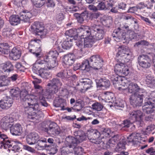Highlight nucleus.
Returning a JSON list of instances; mask_svg holds the SVG:
<instances>
[{
    "label": "nucleus",
    "mask_w": 155,
    "mask_h": 155,
    "mask_svg": "<svg viewBox=\"0 0 155 155\" xmlns=\"http://www.w3.org/2000/svg\"><path fill=\"white\" fill-rule=\"evenodd\" d=\"M19 94L25 111L28 114V118L30 121H34L38 120L43 116V114L41 112H38L37 114L35 111H30L29 112L28 111L31 110H40L42 109V106L47 107L48 104L44 100L43 96H39L40 101L38 103L34 95L28 94V92L25 88L21 91Z\"/></svg>",
    "instance_id": "f257e3e1"
},
{
    "label": "nucleus",
    "mask_w": 155,
    "mask_h": 155,
    "mask_svg": "<svg viewBox=\"0 0 155 155\" xmlns=\"http://www.w3.org/2000/svg\"><path fill=\"white\" fill-rule=\"evenodd\" d=\"M104 62L103 59L98 55H93L89 58V60H85L83 61L80 67L82 70L88 71L91 68L96 71H99L103 66Z\"/></svg>",
    "instance_id": "f03ea898"
},
{
    "label": "nucleus",
    "mask_w": 155,
    "mask_h": 155,
    "mask_svg": "<svg viewBox=\"0 0 155 155\" xmlns=\"http://www.w3.org/2000/svg\"><path fill=\"white\" fill-rule=\"evenodd\" d=\"M118 89L126 94L129 93L138 94H147V92L144 89L140 88L137 84L132 82H124L123 84Z\"/></svg>",
    "instance_id": "7ed1b4c3"
},
{
    "label": "nucleus",
    "mask_w": 155,
    "mask_h": 155,
    "mask_svg": "<svg viewBox=\"0 0 155 155\" xmlns=\"http://www.w3.org/2000/svg\"><path fill=\"white\" fill-rule=\"evenodd\" d=\"M38 63L42 66V68L38 71V74L42 78L46 79L51 75V72L48 70L52 69L57 66V63L55 62L49 64V60L47 58L41 60Z\"/></svg>",
    "instance_id": "20e7f679"
},
{
    "label": "nucleus",
    "mask_w": 155,
    "mask_h": 155,
    "mask_svg": "<svg viewBox=\"0 0 155 155\" xmlns=\"http://www.w3.org/2000/svg\"><path fill=\"white\" fill-rule=\"evenodd\" d=\"M129 118L123 121L122 125L124 127L128 128L132 126L135 121L141 123L142 117L143 116V113L139 110L130 111L129 114Z\"/></svg>",
    "instance_id": "39448f33"
},
{
    "label": "nucleus",
    "mask_w": 155,
    "mask_h": 155,
    "mask_svg": "<svg viewBox=\"0 0 155 155\" xmlns=\"http://www.w3.org/2000/svg\"><path fill=\"white\" fill-rule=\"evenodd\" d=\"M87 136L85 133L80 131L77 132V135L75 137L68 136L65 139L66 142L68 143L70 148H73L77 144L82 142L86 139Z\"/></svg>",
    "instance_id": "423d86ee"
},
{
    "label": "nucleus",
    "mask_w": 155,
    "mask_h": 155,
    "mask_svg": "<svg viewBox=\"0 0 155 155\" xmlns=\"http://www.w3.org/2000/svg\"><path fill=\"white\" fill-rule=\"evenodd\" d=\"M119 63L115 64L114 68V71L116 74L120 77H124L130 73L129 67L125 66L126 61L123 59L117 61Z\"/></svg>",
    "instance_id": "0eeeda50"
},
{
    "label": "nucleus",
    "mask_w": 155,
    "mask_h": 155,
    "mask_svg": "<svg viewBox=\"0 0 155 155\" xmlns=\"http://www.w3.org/2000/svg\"><path fill=\"white\" fill-rule=\"evenodd\" d=\"M132 55V52L127 47L124 45L120 46L118 48V51L116 54V60L117 61H119V60H124V59L126 58L130 60Z\"/></svg>",
    "instance_id": "6e6552de"
},
{
    "label": "nucleus",
    "mask_w": 155,
    "mask_h": 155,
    "mask_svg": "<svg viewBox=\"0 0 155 155\" xmlns=\"http://www.w3.org/2000/svg\"><path fill=\"white\" fill-rule=\"evenodd\" d=\"M93 25L91 27L88 26H82L78 28V36L83 39L92 37L94 36V29H92Z\"/></svg>",
    "instance_id": "1a4fd4ad"
},
{
    "label": "nucleus",
    "mask_w": 155,
    "mask_h": 155,
    "mask_svg": "<svg viewBox=\"0 0 155 155\" xmlns=\"http://www.w3.org/2000/svg\"><path fill=\"white\" fill-rule=\"evenodd\" d=\"M29 45V51L37 58H40L41 56V42L39 39H35Z\"/></svg>",
    "instance_id": "9d476101"
},
{
    "label": "nucleus",
    "mask_w": 155,
    "mask_h": 155,
    "mask_svg": "<svg viewBox=\"0 0 155 155\" xmlns=\"http://www.w3.org/2000/svg\"><path fill=\"white\" fill-rule=\"evenodd\" d=\"M31 28L36 35L40 36L41 38L44 37L47 33V30L42 23L38 21L35 22L31 26Z\"/></svg>",
    "instance_id": "9b49d317"
},
{
    "label": "nucleus",
    "mask_w": 155,
    "mask_h": 155,
    "mask_svg": "<svg viewBox=\"0 0 155 155\" xmlns=\"http://www.w3.org/2000/svg\"><path fill=\"white\" fill-rule=\"evenodd\" d=\"M147 94H133L130 98V104L134 107L140 106L142 104L143 98H147Z\"/></svg>",
    "instance_id": "f8f14e48"
},
{
    "label": "nucleus",
    "mask_w": 155,
    "mask_h": 155,
    "mask_svg": "<svg viewBox=\"0 0 155 155\" xmlns=\"http://www.w3.org/2000/svg\"><path fill=\"white\" fill-rule=\"evenodd\" d=\"M137 62L139 65L143 68H149L151 65L152 60L147 55H139L137 58Z\"/></svg>",
    "instance_id": "ddd939ff"
},
{
    "label": "nucleus",
    "mask_w": 155,
    "mask_h": 155,
    "mask_svg": "<svg viewBox=\"0 0 155 155\" xmlns=\"http://www.w3.org/2000/svg\"><path fill=\"white\" fill-rule=\"evenodd\" d=\"M92 29H94V36H92V38L94 40H99L103 38L105 31L101 26L94 24Z\"/></svg>",
    "instance_id": "4468645a"
},
{
    "label": "nucleus",
    "mask_w": 155,
    "mask_h": 155,
    "mask_svg": "<svg viewBox=\"0 0 155 155\" xmlns=\"http://www.w3.org/2000/svg\"><path fill=\"white\" fill-rule=\"evenodd\" d=\"M13 142L9 140L7 136L0 132V148H10L13 145Z\"/></svg>",
    "instance_id": "2eb2a0df"
},
{
    "label": "nucleus",
    "mask_w": 155,
    "mask_h": 155,
    "mask_svg": "<svg viewBox=\"0 0 155 155\" xmlns=\"http://www.w3.org/2000/svg\"><path fill=\"white\" fill-rule=\"evenodd\" d=\"M43 130L48 134L55 136L60 133V129L57 124L54 122L51 123L48 128L43 127Z\"/></svg>",
    "instance_id": "dca6fc26"
},
{
    "label": "nucleus",
    "mask_w": 155,
    "mask_h": 155,
    "mask_svg": "<svg viewBox=\"0 0 155 155\" xmlns=\"http://www.w3.org/2000/svg\"><path fill=\"white\" fill-rule=\"evenodd\" d=\"M13 121V118L5 117H3L1 120L0 125L1 128L6 130L11 127L12 124H11Z\"/></svg>",
    "instance_id": "f3484780"
},
{
    "label": "nucleus",
    "mask_w": 155,
    "mask_h": 155,
    "mask_svg": "<svg viewBox=\"0 0 155 155\" xmlns=\"http://www.w3.org/2000/svg\"><path fill=\"white\" fill-rule=\"evenodd\" d=\"M39 139V136L38 133L35 132H31L27 135V142L30 145L34 144Z\"/></svg>",
    "instance_id": "a211bd4d"
},
{
    "label": "nucleus",
    "mask_w": 155,
    "mask_h": 155,
    "mask_svg": "<svg viewBox=\"0 0 155 155\" xmlns=\"http://www.w3.org/2000/svg\"><path fill=\"white\" fill-rule=\"evenodd\" d=\"M154 104L151 101V100H148L145 102L142 106V110L144 113L150 114L153 113L155 110Z\"/></svg>",
    "instance_id": "6ab92c4d"
},
{
    "label": "nucleus",
    "mask_w": 155,
    "mask_h": 155,
    "mask_svg": "<svg viewBox=\"0 0 155 155\" xmlns=\"http://www.w3.org/2000/svg\"><path fill=\"white\" fill-rule=\"evenodd\" d=\"M23 128L19 123L12 124L10 131L12 135H20L22 133Z\"/></svg>",
    "instance_id": "aec40b11"
},
{
    "label": "nucleus",
    "mask_w": 155,
    "mask_h": 155,
    "mask_svg": "<svg viewBox=\"0 0 155 155\" xmlns=\"http://www.w3.org/2000/svg\"><path fill=\"white\" fill-rule=\"evenodd\" d=\"M13 103V99L6 97L0 101V107L2 109H7L12 106Z\"/></svg>",
    "instance_id": "412c9836"
},
{
    "label": "nucleus",
    "mask_w": 155,
    "mask_h": 155,
    "mask_svg": "<svg viewBox=\"0 0 155 155\" xmlns=\"http://www.w3.org/2000/svg\"><path fill=\"white\" fill-rule=\"evenodd\" d=\"M48 88L46 89L45 94H43V91L42 94H41L40 96H43L45 99V97H46L49 95H51L54 94L56 93L58 91V87L56 86H48ZM45 100V99H44Z\"/></svg>",
    "instance_id": "4be33fe9"
},
{
    "label": "nucleus",
    "mask_w": 155,
    "mask_h": 155,
    "mask_svg": "<svg viewBox=\"0 0 155 155\" xmlns=\"http://www.w3.org/2000/svg\"><path fill=\"white\" fill-rule=\"evenodd\" d=\"M66 104L65 100L61 98L59 96L55 97L53 102V105L54 107H60L61 108V110H62L65 109L64 106Z\"/></svg>",
    "instance_id": "5701e85b"
},
{
    "label": "nucleus",
    "mask_w": 155,
    "mask_h": 155,
    "mask_svg": "<svg viewBox=\"0 0 155 155\" xmlns=\"http://www.w3.org/2000/svg\"><path fill=\"white\" fill-rule=\"evenodd\" d=\"M75 60L74 55L73 54L65 55L63 58V61L66 65L71 66L73 64Z\"/></svg>",
    "instance_id": "b1692460"
},
{
    "label": "nucleus",
    "mask_w": 155,
    "mask_h": 155,
    "mask_svg": "<svg viewBox=\"0 0 155 155\" xmlns=\"http://www.w3.org/2000/svg\"><path fill=\"white\" fill-rule=\"evenodd\" d=\"M21 54V51L20 49L14 48L10 53L9 56L12 59L16 60L20 58Z\"/></svg>",
    "instance_id": "393cba45"
},
{
    "label": "nucleus",
    "mask_w": 155,
    "mask_h": 155,
    "mask_svg": "<svg viewBox=\"0 0 155 155\" xmlns=\"http://www.w3.org/2000/svg\"><path fill=\"white\" fill-rule=\"evenodd\" d=\"M21 20L25 22H28L32 16L31 12L27 10H24L19 14Z\"/></svg>",
    "instance_id": "a878e982"
},
{
    "label": "nucleus",
    "mask_w": 155,
    "mask_h": 155,
    "mask_svg": "<svg viewBox=\"0 0 155 155\" xmlns=\"http://www.w3.org/2000/svg\"><path fill=\"white\" fill-rule=\"evenodd\" d=\"M96 82L97 87H104L105 88H108L110 85L109 81L105 78L97 79Z\"/></svg>",
    "instance_id": "bb28decb"
},
{
    "label": "nucleus",
    "mask_w": 155,
    "mask_h": 155,
    "mask_svg": "<svg viewBox=\"0 0 155 155\" xmlns=\"http://www.w3.org/2000/svg\"><path fill=\"white\" fill-rule=\"evenodd\" d=\"M49 54L51 55V56L53 59L49 58L50 56H46L44 58V59H45L47 58L49 60V64H51L52 63L55 62L57 63V66L58 65V62L57 61L56 59L57 58L59 54L58 52L56 50L51 51L49 52Z\"/></svg>",
    "instance_id": "cd10ccee"
},
{
    "label": "nucleus",
    "mask_w": 155,
    "mask_h": 155,
    "mask_svg": "<svg viewBox=\"0 0 155 155\" xmlns=\"http://www.w3.org/2000/svg\"><path fill=\"white\" fill-rule=\"evenodd\" d=\"M65 35L72 38L73 40H77L78 36V29L73 28L67 31L65 33Z\"/></svg>",
    "instance_id": "c85d7f7f"
},
{
    "label": "nucleus",
    "mask_w": 155,
    "mask_h": 155,
    "mask_svg": "<svg viewBox=\"0 0 155 155\" xmlns=\"http://www.w3.org/2000/svg\"><path fill=\"white\" fill-rule=\"evenodd\" d=\"M61 143V141L58 139V143L53 145H48L46 147V150L50 151L51 154H54L56 153L58 150V147Z\"/></svg>",
    "instance_id": "c756f323"
},
{
    "label": "nucleus",
    "mask_w": 155,
    "mask_h": 155,
    "mask_svg": "<svg viewBox=\"0 0 155 155\" xmlns=\"http://www.w3.org/2000/svg\"><path fill=\"white\" fill-rule=\"evenodd\" d=\"M138 134L132 133L127 138V142L131 143L134 145L137 143L138 142Z\"/></svg>",
    "instance_id": "7c9ffc66"
},
{
    "label": "nucleus",
    "mask_w": 155,
    "mask_h": 155,
    "mask_svg": "<svg viewBox=\"0 0 155 155\" xmlns=\"http://www.w3.org/2000/svg\"><path fill=\"white\" fill-rule=\"evenodd\" d=\"M41 80L38 79L37 78L34 81H33L36 91L40 95H41V94H43L42 93L43 90L42 87L37 83H41Z\"/></svg>",
    "instance_id": "2f4dec72"
},
{
    "label": "nucleus",
    "mask_w": 155,
    "mask_h": 155,
    "mask_svg": "<svg viewBox=\"0 0 155 155\" xmlns=\"http://www.w3.org/2000/svg\"><path fill=\"white\" fill-rule=\"evenodd\" d=\"M121 139V137L120 136L118 135H114L113 137L110 140L108 143L107 144V147H108L112 146L114 145H115L116 143H117Z\"/></svg>",
    "instance_id": "473e14b6"
},
{
    "label": "nucleus",
    "mask_w": 155,
    "mask_h": 155,
    "mask_svg": "<svg viewBox=\"0 0 155 155\" xmlns=\"http://www.w3.org/2000/svg\"><path fill=\"white\" fill-rule=\"evenodd\" d=\"M21 20L20 16L13 15L9 18V21L10 24L12 25H15L20 23Z\"/></svg>",
    "instance_id": "72a5a7b5"
},
{
    "label": "nucleus",
    "mask_w": 155,
    "mask_h": 155,
    "mask_svg": "<svg viewBox=\"0 0 155 155\" xmlns=\"http://www.w3.org/2000/svg\"><path fill=\"white\" fill-rule=\"evenodd\" d=\"M47 143L46 139L45 138H41L38 139L36 143H37L38 146L40 149H45L46 150V147L48 146V144H46Z\"/></svg>",
    "instance_id": "f704fd0d"
},
{
    "label": "nucleus",
    "mask_w": 155,
    "mask_h": 155,
    "mask_svg": "<svg viewBox=\"0 0 155 155\" xmlns=\"http://www.w3.org/2000/svg\"><path fill=\"white\" fill-rule=\"evenodd\" d=\"M4 72L9 73L14 69V66L10 61H7L2 65Z\"/></svg>",
    "instance_id": "c9c22d12"
},
{
    "label": "nucleus",
    "mask_w": 155,
    "mask_h": 155,
    "mask_svg": "<svg viewBox=\"0 0 155 155\" xmlns=\"http://www.w3.org/2000/svg\"><path fill=\"white\" fill-rule=\"evenodd\" d=\"M84 48H91L94 43L92 37L83 39Z\"/></svg>",
    "instance_id": "e433bc0d"
},
{
    "label": "nucleus",
    "mask_w": 155,
    "mask_h": 155,
    "mask_svg": "<svg viewBox=\"0 0 155 155\" xmlns=\"http://www.w3.org/2000/svg\"><path fill=\"white\" fill-rule=\"evenodd\" d=\"M62 84L60 80L57 78H54L50 80L47 86H56L61 87Z\"/></svg>",
    "instance_id": "4c0bfd02"
},
{
    "label": "nucleus",
    "mask_w": 155,
    "mask_h": 155,
    "mask_svg": "<svg viewBox=\"0 0 155 155\" xmlns=\"http://www.w3.org/2000/svg\"><path fill=\"white\" fill-rule=\"evenodd\" d=\"M9 47V46L7 43H0V52L2 54H6L8 52Z\"/></svg>",
    "instance_id": "58836bf2"
},
{
    "label": "nucleus",
    "mask_w": 155,
    "mask_h": 155,
    "mask_svg": "<svg viewBox=\"0 0 155 155\" xmlns=\"http://www.w3.org/2000/svg\"><path fill=\"white\" fill-rule=\"evenodd\" d=\"M10 84L9 79L5 77V75L0 77V86H7Z\"/></svg>",
    "instance_id": "ea45409f"
},
{
    "label": "nucleus",
    "mask_w": 155,
    "mask_h": 155,
    "mask_svg": "<svg viewBox=\"0 0 155 155\" xmlns=\"http://www.w3.org/2000/svg\"><path fill=\"white\" fill-rule=\"evenodd\" d=\"M73 39H68L67 40H65L62 44V46L63 48L68 49L70 48L72 45L71 42Z\"/></svg>",
    "instance_id": "a19ab883"
},
{
    "label": "nucleus",
    "mask_w": 155,
    "mask_h": 155,
    "mask_svg": "<svg viewBox=\"0 0 155 155\" xmlns=\"http://www.w3.org/2000/svg\"><path fill=\"white\" fill-rule=\"evenodd\" d=\"M33 5L36 8H40L45 3V0H31Z\"/></svg>",
    "instance_id": "79ce46f5"
},
{
    "label": "nucleus",
    "mask_w": 155,
    "mask_h": 155,
    "mask_svg": "<svg viewBox=\"0 0 155 155\" xmlns=\"http://www.w3.org/2000/svg\"><path fill=\"white\" fill-rule=\"evenodd\" d=\"M146 82L147 84L154 85L155 84V79L150 74H146Z\"/></svg>",
    "instance_id": "37998d69"
},
{
    "label": "nucleus",
    "mask_w": 155,
    "mask_h": 155,
    "mask_svg": "<svg viewBox=\"0 0 155 155\" xmlns=\"http://www.w3.org/2000/svg\"><path fill=\"white\" fill-rule=\"evenodd\" d=\"M114 33L117 34V36H118L119 38L124 40L126 39V37L125 36L126 34V33L122 32L121 31V29L120 28H118L117 30H114Z\"/></svg>",
    "instance_id": "c03bdc74"
},
{
    "label": "nucleus",
    "mask_w": 155,
    "mask_h": 155,
    "mask_svg": "<svg viewBox=\"0 0 155 155\" xmlns=\"http://www.w3.org/2000/svg\"><path fill=\"white\" fill-rule=\"evenodd\" d=\"M103 107V105L101 103L97 102L94 103L92 105V108L93 110L98 111L101 110Z\"/></svg>",
    "instance_id": "a18cd8bd"
},
{
    "label": "nucleus",
    "mask_w": 155,
    "mask_h": 155,
    "mask_svg": "<svg viewBox=\"0 0 155 155\" xmlns=\"http://www.w3.org/2000/svg\"><path fill=\"white\" fill-rule=\"evenodd\" d=\"M88 83H93L91 80L88 78H83L80 80L79 83L77 85H81L84 87Z\"/></svg>",
    "instance_id": "49530a36"
},
{
    "label": "nucleus",
    "mask_w": 155,
    "mask_h": 155,
    "mask_svg": "<svg viewBox=\"0 0 155 155\" xmlns=\"http://www.w3.org/2000/svg\"><path fill=\"white\" fill-rule=\"evenodd\" d=\"M11 31V29L9 28H4L3 30L2 35L5 37H9L12 36Z\"/></svg>",
    "instance_id": "de8ad7c7"
},
{
    "label": "nucleus",
    "mask_w": 155,
    "mask_h": 155,
    "mask_svg": "<svg viewBox=\"0 0 155 155\" xmlns=\"http://www.w3.org/2000/svg\"><path fill=\"white\" fill-rule=\"evenodd\" d=\"M10 93L12 97H17L19 96L20 91L18 88H13L10 90Z\"/></svg>",
    "instance_id": "09e8293b"
},
{
    "label": "nucleus",
    "mask_w": 155,
    "mask_h": 155,
    "mask_svg": "<svg viewBox=\"0 0 155 155\" xmlns=\"http://www.w3.org/2000/svg\"><path fill=\"white\" fill-rule=\"evenodd\" d=\"M69 92L67 89L65 88H61L59 92L58 96H61L64 97L68 96Z\"/></svg>",
    "instance_id": "8fccbe9b"
},
{
    "label": "nucleus",
    "mask_w": 155,
    "mask_h": 155,
    "mask_svg": "<svg viewBox=\"0 0 155 155\" xmlns=\"http://www.w3.org/2000/svg\"><path fill=\"white\" fill-rule=\"evenodd\" d=\"M74 149L75 153L78 155H82L83 153V149L80 147H78L73 148Z\"/></svg>",
    "instance_id": "3c124183"
},
{
    "label": "nucleus",
    "mask_w": 155,
    "mask_h": 155,
    "mask_svg": "<svg viewBox=\"0 0 155 155\" xmlns=\"http://www.w3.org/2000/svg\"><path fill=\"white\" fill-rule=\"evenodd\" d=\"M56 76L62 79L69 78V75H68V72H59L57 73Z\"/></svg>",
    "instance_id": "603ef678"
},
{
    "label": "nucleus",
    "mask_w": 155,
    "mask_h": 155,
    "mask_svg": "<svg viewBox=\"0 0 155 155\" xmlns=\"http://www.w3.org/2000/svg\"><path fill=\"white\" fill-rule=\"evenodd\" d=\"M136 15L139 16L141 20L145 22L147 25H153V23L148 18L142 16L137 14H136Z\"/></svg>",
    "instance_id": "864d4df0"
},
{
    "label": "nucleus",
    "mask_w": 155,
    "mask_h": 155,
    "mask_svg": "<svg viewBox=\"0 0 155 155\" xmlns=\"http://www.w3.org/2000/svg\"><path fill=\"white\" fill-rule=\"evenodd\" d=\"M105 3L106 10H109L113 7L114 4V1L111 0L105 1Z\"/></svg>",
    "instance_id": "5fc2aeb1"
},
{
    "label": "nucleus",
    "mask_w": 155,
    "mask_h": 155,
    "mask_svg": "<svg viewBox=\"0 0 155 155\" xmlns=\"http://www.w3.org/2000/svg\"><path fill=\"white\" fill-rule=\"evenodd\" d=\"M105 98L106 100L109 101V102L111 101L114 98V95L111 93L109 92H106L105 93Z\"/></svg>",
    "instance_id": "6e6d98bb"
},
{
    "label": "nucleus",
    "mask_w": 155,
    "mask_h": 155,
    "mask_svg": "<svg viewBox=\"0 0 155 155\" xmlns=\"http://www.w3.org/2000/svg\"><path fill=\"white\" fill-rule=\"evenodd\" d=\"M97 8L99 10H106L105 1L99 3L97 5Z\"/></svg>",
    "instance_id": "4d7b16f0"
},
{
    "label": "nucleus",
    "mask_w": 155,
    "mask_h": 155,
    "mask_svg": "<svg viewBox=\"0 0 155 155\" xmlns=\"http://www.w3.org/2000/svg\"><path fill=\"white\" fill-rule=\"evenodd\" d=\"M126 143V141L124 140L122 142L120 141L117 145V148L121 150L124 149Z\"/></svg>",
    "instance_id": "13d9d810"
},
{
    "label": "nucleus",
    "mask_w": 155,
    "mask_h": 155,
    "mask_svg": "<svg viewBox=\"0 0 155 155\" xmlns=\"http://www.w3.org/2000/svg\"><path fill=\"white\" fill-rule=\"evenodd\" d=\"M88 139L90 140V141L93 143H94L96 144H100V143H103L99 139L97 138H90L88 137Z\"/></svg>",
    "instance_id": "bf43d9fd"
},
{
    "label": "nucleus",
    "mask_w": 155,
    "mask_h": 155,
    "mask_svg": "<svg viewBox=\"0 0 155 155\" xmlns=\"http://www.w3.org/2000/svg\"><path fill=\"white\" fill-rule=\"evenodd\" d=\"M110 133V130L108 128H104L102 131L101 135H103L105 137H109Z\"/></svg>",
    "instance_id": "052dcab7"
},
{
    "label": "nucleus",
    "mask_w": 155,
    "mask_h": 155,
    "mask_svg": "<svg viewBox=\"0 0 155 155\" xmlns=\"http://www.w3.org/2000/svg\"><path fill=\"white\" fill-rule=\"evenodd\" d=\"M84 40L83 38H81L80 40H77L76 42L77 45L81 48H84Z\"/></svg>",
    "instance_id": "680f3d73"
},
{
    "label": "nucleus",
    "mask_w": 155,
    "mask_h": 155,
    "mask_svg": "<svg viewBox=\"0 0 155 155\" xmlns=\"http://www.w3.org/2000/svg\"><path fill=\"white\" fill-rule=\"evenodd\" d=\"M46 4L48 8H53L55 6V3L53 0H48Z\"/></svg>",
    "instance_id": "e2e57ef3"
},
{
    "label": "nucleus",
    "mask_w": 155,
    "mask_h": 155,
    "mask_svg": "<svg viewBox=\"0 0 155 155\" xmlns=\"http://www.w3.org/2000/svg\"><path fill=\"white\" fill-rule=\"evenodd\" d=\"M146 152L150 155H155V150L152 147H150L146 150Z\"/></svg>",
    "instance_id": "0e129e2a"
},
{
    "label": "nucleus",
    "mask_w": 155,
    "mask_h": 155,
    "mask_svg": "<svg viewBox=\"0 0 155 155\" xmlns=\"http://www.w3.org/2000/svg\"><path fill=\"white\" fill-rule=\"evenodd\" d=\"M118 75L114 74L110 78V79L111 81L113 82V84H116L117 82L118 81Z\"/></svg>",
    "instance_id": "69168bd1"
},
{
    "label": "nucleus",
    "mask_w": 155,
    "mask_h": 155,
    "mask_svg": "<svg viewBox=\"0 0 155 155\" xmlns=\"http://www.w3.org/2000/svg\"><path fill=\"white\" fill-rule=\"evenodd\" d=\"M138 8L140 9L141 8L139 7H130L128 10V12L131 13H135L137 11Z\"/></svg>",
    "instance_id": "338daca9"
},
{
    "label": "nucleus",
    "mask_w": 155,
    "mask_h": 155,
    "mask_svg": "<svg viewBox=\"0 0 155 155\" xmlns=\"http://www.w3.org/2000/svg\"><path fill=\"white\" fill-rule=\"evenodd\" d=\"M74 16L77 17L78 21V22L81 23L84 21V17H82L80 16V14L78 13H75L74 14Z\"/></svg>",
    "instance_id": "774afa93"
}]
</instances>
